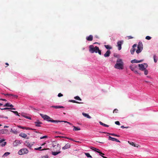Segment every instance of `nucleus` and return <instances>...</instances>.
<instances>
[{
  "mask_svg": "<svg viewBox=\"0 0 158 158\" xmlns=\"http://www.w3.org/2000/svg\"><path fill=\"white\" fill-rule=\"evenodd\" d=\"M40 114L44 120H46L48 122H50L52 123L64 122V123H68L71 125H73V124L67 121L54 120L48 115L42 114Z\"/></svg>",
  "mask_w": 158,
  "mask_h": 158,
  "instance_id": "1",
  "label": "nucleus"
},
{
  "mask_svg": "<svg viewBox=\"0 0 158 158\" xmlns=\"http://www.w3.org/2000/svg\"><path fill=\"white\" fill-rule=\"evenodd\" d=\"M114 68L118 69H123L124 68V63L122 59H118L116 64L114 65Z\"/></svg>",
  "mask_w": 158,
  "mask_h": 158,
  "instance_id": "2",
  "label": "nucleus"
},
{
  "mask_svg": "<svg viewBox=\"0 0 158 158\" xmlns=\"http://www.w3.org/2000/svg\"><path fill=\"white\" fill-rule=\"evenodd\" d=\"M89 51L92 53H93L94 52L96 53L98 52L99 55H101V51L99 49V48L97 46L94 47L93 45H89Z\"/></svg>",
  "mask_w": 158,
  "mask_h": 158,
  "instance_id": "3",
  "label": "nucleus"
},
{
  "mask_svg": "<svg viewBox=\"0 0 158 158\" xmlns=\"http://www.w3.org/2000/svg\"><path fill=\"white\" fill-rule=\"evenodd\" d=\"M143 49V45L142 43L140 42L139 43L138 46H137V49L136 50V52L138 54L140 53Z\"/></svg>",
  "mask_w": 158,
  "mask_h": 158,
  "instance_id": "4",
  "label": "nucleus"
},
{
  "mask_svg": "<svg viewBox=\"0 0 158 158\" xmlns=\"http://www.w3.org/2000/svg\"><path fill=\"white\" fill-rule=\"evenodd\" d=\"M28 152V150L27 148H23L19 150L18 152V154L19 155H22L27 154Z\"/></svg>",
  "mask_w": 158,
  "mask_h": 158,
  "instance_id": "5",
  "label": "nucleus"
},
{
  "mask_svg": "<svg viewBox=\"0 0 158 158\" xmlns=\"http://www.w3.org/2000/svg\"><path fill=\"white\" fill-rule=\"evenodd\" d=\"M138 66L139 67V69L142 71L145 69V68L148 67V65L147 64L143 63L141 64H139Z\"/></svg>",
  "mask_w": 158,
  "mask_h": 158,
  "instance_id": "6",
  "label": "nucleus"
},
{
  "mask_svg": "<svg viewBox=\"0 0 158 158\" xmlns=\"http://www.w3.org/2000/svg\"><path fill=\"white\" fill-rule=\"evenodd\" d=\"M34 143V142L31 143H29L28 141H26L25 142V145L29 148H31L32 146L33 145Z\"/></svg>",
  "mask_w": 158,
  "mask_h": 158,
  "instance_id": "7",
  "label": "nucleus"
},
{
  "mask_svg": "<svg viewBox=\"0 0 158 158\" xmlns=\"http://www.w3.org/2000/svg\"><path fill=\"white\" fill-rule=\"evenodd\" d=\"M53 147L54 148V150L60 151V146L58 143L56 145L53 144Z\"/></svg>",
  "mask_w": 158,
  "mask_h": 158,
  "instance_id": "8",
  "label": "nucleus"
},
{
  "mask_svg": "<svg viewBox=\"0 0 158 158\" xmlns=\"http://www.w3.org/2000/svg\"><path fill=\"white\" fill-rule=\"evenodd\" d=\"M123 42V41H119L117 42V47H118V50H120L122 48L121 45Z\"/></svg>",
  "mask_w": 158,
  "mask_h": 158,
  "instance_id": "9",
  "label": "nucleus"
},
{
  "mask_svg": "<svg viewBox=\"0 0 158 158\" xmlns=\"http://www.w3.org/2000/svg\"><path fill=\"white\" fill-rule=\"evenodd\" d=\"M136 67V66L134 67L133 66H130V69L132 71H134V73H138V72L137 71L135 70V68ZM139 74L140 75L141 73H139Z\"/></svg>",
  "mask_w": 158,
  "mask_h": 158,
  "instance_id": "10",
  "label": "nucleus"
},
{
  "mask_svg": "<svg viewBox=\"0 0 158 158\" xmlns=\"http://www.w3.org/2000/svg\"><path fill=\"white\" fill-rule=\"evenodd\" d=\"M8 132V131L6 129H3L0 130V133L2 134H6Z\"/></svg>",
  "mask_w": 158,
  "mask_h": 158,
  "instance_id": "11",
  "label": "nucleus"
},
{
  "mask_svg": "<svg viewBox=\"0 0 158 158\" xmlns=\"http://www.w3.org/2000/svg\"><path fill=\"white\" fill-rule=\"evenodd\" d=\"M108 139L109 140H111L113 141H115L118 142H120V141L117 139L113 138L110 136H109Z\"/></svg>",
  "mask_w": 158,
  "mask_h": 158,
  "instance_id": "12",
  "label": "nucleus"
},
{
  "mask_svg": "<svg viewBox=\"0 0 158 158\" xmlns=\"http://www.w3.org/2000/svg\"><path fill=\"white\" fill-rule=\"evenodd\" d=\"M143 61V60H137L135 59L133 60H131V63L133 64L135 63H138L141 62Z\"/></svg>",
  "mask_w": 158,
  "mask_h": 158,
  "instance_id": "13",
  "label": "nucleus"
},
{
  "mask_svg": "<svg viewBox=\"0 0 158 158\" xmlns=\"http://www.w3.org/2000/svg\"><path fill=\"white\" fill-rule=\"evenodd\" d=\"M111 53L110 51V50H107L106 53L104 54V56L105 57H109Z\"/></svg>",
  "mask_w": 158,
  "mask_h": 158,
  "instance_id": "14",
  "label": "nucleus"
},
{
  "mask_svg": "<svg viewBox=\"0 0 158 158\" xmlns=\"http://www.w3.org/2000/svg\"><path fill=\"white\" fill-rule=\"evenodd\" d=\"M93 36L92 35H90L86 37V39L89 41H91L93 40Z\"/></svg>",
  "mask_w": 158,
  "mask_h": 158,
  "instance_id": "15",
  "label": "nucleus"
},
{
  "mask_svg": "<svg viewBox=\"0 0 158 158\" xmlns=\"http://www.w3.org/2000/svg\"><path fill=\"white\" fill-rule=\"evenodd\" d=\"M70 145L69 143H67L64 147H62V149L65 150L70 148Z\"/></svg>",
  "mask_w": 158,
  "mask_h": 158,
  "instance_id": "16",
  "label": "nucleus"
},
{
  "mask_svg": "<svg viewBox=\"0 0 158 158\" xmlns=\"http://www.w3.org/2000/svg\"><path fill=\"white\" fill-rule=\"evenodd\" d=\"M20 144H21V143L19 141L16 140L13 143V145L15 146H16Z\"/></svg>",
  "mask_w": 158,
  "mask_h": 158,
  "instance_id": "17",
  "label": "nucleus"
},
{
  "mask_svg": "<svg viewBox=\"0 0 158 158\" xmlns=\"http://www.w3.org/2000/svg\"><path fill=\"white\" fill-rule=\"evenodd\" d=\"M51 107L55 108V109H59V108H64V107L63 106H51Z\"/></svg>",
  "mask_w": 158,
  "mask_h": 158,
  "instance_id": "18",
  "label": "nucleus"
},
{
  "mask_svg": "<svg viewBox=\"0 0 158 158\" xmlns=\"http://www.w3.org/2000/svg\"><path fill=\"white\" fill-rule=\"evenodd\" d=\"M19 136L23 138H25L27 136V135L25 133H21L19 135Z\"/></svg>",
  "mask_w": 158,
  "mask_h": 158,
  "instance_id": "19",
  "label": "nucleus"
},
{
  "mask_svg": "<svg viewBox=\"0 0 158 158\" xmlns=\"http://www.w3.org/2000/svg\"><path fill=\"white\" fill-rule=\"evenodd\" d=\"M128 143L131 144V145H132L134 147H138L139 146V145L137 144L136 145L135 143H134L132 142H130L128 141Z\"/></svg>",
  "mask_w": 158,
  "mask_h": 158,
  "instance_id": "20",
  "label": "nucleus"
},
{
  "mask_svg": "<svg viewBox=\"0 0 158 158\" xmlns=\"http://www.w3.org/2000/svg\"><path fill=\"white\" fill-rule=\"evenodd\" d=\"M35 126L38 127H40V124H42L41 122L39 121L35 122Z\"/></svg>",
  "mask_w": 158,
  "mask_h": 158,
  "instance_id": "21",
  "label": "nucleus"
},
{
  "mask_svg": "<svg viewBox=\"0 0 158 158\" xmlns=\"http://www.w3.org/2000/svg\"><path fill=\"white\" fill-rule=\"evenodd\" d=\"M82 114L84 116L88 118H91V117L87 114L83 113Z\"/></svg>",
  "mask_w": 158,
  "mask_h": 158,
  "instance_id": "22",
  "label": "nucleus"
},
{
  "mask_svg": "<svg viewBox=\"0 0 158 158\" xmlns=\"http://www.w3.org/2000/svg\"><path fill=\"white\" fill-rule=\"evenodd\" d=\"M61 152L60 151H59V152H52V155L54 156H56L57 155V154H59Z\"/></svg>",
  "mask_w": 158,
  "mask_h": 158,
  "instance_id": "23",
  "label": "nucleus"
},
{
  "mask_svg": "<svg viewBox=\"0 0 158 158\" xmlns=\"http://www.w3.org/2000/svg\"><path fill=\"white\" fill-rule=\"evenodd\" d=\"M10 132L15 134H16L18 133V131L16 130H13L12 129H11Z\"/></svg>",
  "mask_w": 158,
  "mask_h": 158,
  "instance_id": "24",
  "label": "nucleus"
},
{
  "mask_svg": "<svg viewBox=\"0 0 158 158\" xmlns=\"http://www.w3.org/2000/svg\"><path fill=\"white\" fill-rule=\"evenodd\" d=\"M99 123L100 125H102L105 127H109V126L108 125L104 123L101 121H100L99 122Z\"/></svg>",
  "mask_w": 158,
  "mask_h": 158,
  "instance_id": "25",
  "label": "nucleus"
},
{
  "mask_svg": "<svg viewBox=\"0 0 158 158\" xmlns=\"http://www.w3.org/2000/svg\"><path fill=\"white\" fill-rule=\"evenodd\" d=\"M73 127L74 128L73 130L74 131L80 130L81 129L80 128L77 127L75 126H73Z\"/></svg>",
  "mask_w": 158,
  "mask_h": 158,
  "instance_id": "26",
  "label": "nucleus"
},
{
  "mask_svg": "<svg viewBox=\"0 0 158 158\" xmlns=\"http://www.w3.org/2000/svg\"><path fill=\"white\" fill-rule=\"evenodd\" d=\"M21 115L23 116V117H25V118L28 119H31V118L30 117H28L26 115L24 114H22Z\"/></svg>",
  "mask_w": 158,
  "mask_h": 158,
  "instance_id": "27",
  "label": "nucleus"
},
{
  "mask_svg": "<svg viewBox=\"0 0 158 158\" xmlns=\"http://www.w3.org/2000/svg\"><path fill=\"white\" fill-rule=\"evenodd\" d=\"M100 132L101 133V132ZM101 133H107V134H109L110 135H111L114 136H117V137H119V135H115L114 134L109 133L105 132H101Z\"/></svg>",
  "mask_w": 158,
  "mask_h": 158,
  "instance_id": "28",
  "label": "nucleus"
},
{
  "mask_svg": "<svg viewBox=\"0 0 158 158\" xmlns=\"http://www.w3.org/2000/svg\"><path fill=\"white\" fill-rule=\"evenodd\" d=\"M18 127L19 128H22L23 129H30L29 128H27L25 127H22L21 126H18Z\"/></svg>",
  "mask_w": 158,
  "mask_h": 158,
  "instance_id": "29",
  "label": "nucleus"
},
{
  "mask_svg": "<svg viewBox=\"0 0 158 158\" xmlns=\"http://www.w3.org/2000/svg\"><path fill=\"white\" fill-rule=\"evenodd\" d=\"M10 154V153L9 152H5L4 154V155L2 156V157H5L6 156H8Z\"/></svg>",
  "mask_w": 158,
  "mask_h": 158,
  "instance_id": "30",
  "label": "nucleus"
},
{
  "mask_svg": "<svg viewBox=\"0 0 158 158\" xmlns=\"http://www.w3.org/2000/svg\"><path fill=\"white\" fill-rule=\"evenodd\" d=\"M105 47L107 49H112V47H110L109 45H104Z\"/></svg>",
  "mask_w": 158,
  "mask_h": 158,
  "instance_id": "31",
  "label": "nucleus"
},
{
  "mask_svg": "<svg viewBox=\"0 0 158 158\" xmlns=\"http://www.w3.org/2000/svg\"><path fill=\"white\" fill-rule=\"evenodd\" d=\"M153 58H154V61L155 63H156L157 61V56L156 55H154L153 56Z\"/></svg>",
  "mask_w": 158,
  "mask_h": 158,
  "instance_id": "32",
  "label": "nucleus"
},
{
  "mask_svg": "<svg viewBox=\"0 0 158 158\" xmlns=\"http://www.w3.org/2000/svg\"><path fill=\"white\" fill-rule=\"evenodd\" d=\"M74 98L76 100H78L79 101H81V99L78 96H76L74 97Z\"/></svg>",
  "mask_w": 158,
  "mask_h": 158,
  "instance_id": "33",
  "label": "nucleus"
},
{
  "mask_svg": "<svg viewBox=\"0 0 158 158\" xmlns=\"http://www.w3.org/2000/svg\"><path fill=\"white\" fill-rule=\"evenodd\" d=\"M135 51V48H132L131 50V54H133L134 53Z\"/></svg>",
  "mask_w": 158,
  "mask_h": 158,
  "instance_id": "34",
  "label": "nucleus"
},
{
  "mask_svg": "<svg viewBox=\"0 0 158 158\" xmlns=\"http://www.w3.org/2000/svg\"><path fill=\"white\" fill-rule=\"evenodd\" d=\"M6 144V142H2L1 143L0 145L2 147H4L5 146V145Z\"/></svg>",
  "mask_w": 158,
  "mask_h": 158,
  "instance_id": "35",
  "label": "nucleus"
},
{
  "mask_svg": "<svg viewBox=\"0 0 158 158\" xmlns=\"http://www.w3.org/2000/svg\"><path fill=\"white\" fill-rule=\"evenodd\" d=\"M90 149H92V150H94V151L95 152H96L97 150H98V149H97L95 148H94L93 147H90Z\"/></svg>",
  "mask_w": 158,
  "mask_h": 158,
  "instance_id": "36",
  "label": "nucleus"
},
{
  "mask_svg": "<svg viewBox=\"0 0 158 158\" xmlns=\"http://www.w3.org/2000/svg\"><path fill=\"white\" fill-rule=\"evenodd\" d=\"M85 154L88 157H92V156L90 155V154L89 153H85Z\"/></svg>",
  "mask_w": 158,
  "mask_h": 158,
  "instance_id": "37",
  "label": "nucleus"
},
{
  "mask_svg": "<svg viewBox=\"0 0 158 158\" xmlns=\"http://www.w3.org/2000/svg\"><path fill=\"white\" fill-rule=\"evenodd\" d=\"M70 102H72L73 103H82L78 102L74 100H71L70 101Z\"/></svg>",
  "mask_w": 158,
  "mask_h": 158,
  "instance_id": "38",
  "label": "nucleus"
},
{
  "mask_svg": "<svg viewBox=\"0 0 158 158\" xmlns=\"http://www.w3.org/2000/svg\"><path fill=\"white\" fill-rule=\"evenodd\" d=\"M11 97H12V98H17L18 96L17 95H14V94H11Z\"/></svg>",
  "mask_w": 158,
  "mask_h": 158,
  "instance_id": "39",
  "label": "nucleus"
},
{
  "mask_svg": "<svg viewBox=\"0 0 158 158\" xmlns=\"http://www.w3.org/2000/svg\"><path fill=\"white\" fill-rule=\"evenodd\" d=\"M11 111L13 112L14 114H16V115L19 116L18 113L17 111Z\"/></svg>",
  "mask_w": 158,
  "mask_h": 158,
  "instance_id": "40",
  "label": "nucleus"
},
{
  "mask_svg": "<svg viewBox=\"0 0 158 158\" xmlns=\"http://www.w3.org/2000/svg\"><path fill=\"white\" fill-rule=\"evenodd\" d=\"M118 110L117 109H115L113 111V113H117L118 112Z\"/></svg>",
  "mask_w": 158,
  "mask_h": 158,
  "instance_id": "41",
  "label": "nucleus"
},
{
  "mask_svg": "<svg viewBox=\"0 0 158 158\" xmlns=\"http://www.w3.org/2000/svg\"><path fill=\"white\" fill-rule=\"evenodd\" d=\"M143 71H144V74L145 75H147L148 74V71L146 70V69H145Z\"/></svg>",
  "mask_w": 158,
  "mask_h": 158,
  "instance_id": "42",
  "label": "nucleus"
},
{
  "mask_svg": "<svg viewBox=\"0 0 158 158\" xmlns=\"http://www.w3.org/2000/svg\"><path fill=\"white\" fill-rule=\"evenodd\" d=\"M10 105V104L9 103H6L5 105H4V107H5V106L9 107Z\"/></svg>",
  "mask_w": 158,
  "mask_h": 158,
  "instance_id": "43",
  "label": "nucleus"
},
{
  "mask_svg": "<svg viewBox=\"0 0 158 158\" xmlns=\"http://www.w3.org/2000/svg\"><path fill=\"white\" fill-rule=\"evenodd\" d=\"M4 94L5 96H8L10 98L11 97V94Z\"/></svg>",
  "mask_w": 158,
  "mask_h": 158,
  "instance_id": "44",
  "label": "nucleus"
},
{
  "mask_svg": "<svg viewBox=\"0 0 158 158\" xmlns=\"http://www.w3.org/2000/svg\"><path fill=\"white\" fill-rule=\"evenodd\" d=\"M48 136H47V135H45V136H44L43 137H41L40 138V139H44V138H48Z\"/></svg>",
  "mask_w": 158,
  "mask_h": 158,
  "instance_id": "45",
  "label": "nucleus"
},
{
  "mask_svg": "<svg viewBox=\"0 0 158 158\" xmlns=\"http://www.w3.org/2000/svg\"><path fill=\"white\" fill-rule=\"evenodd\" d=\"M151 37L149 36H146V39H147V40H150L151 39Z\"/></svg>",
  "mask_w": 158,
  "mask_h": 158,
  "instance_id": "46",
  "label": "nucleus"
},
{
  "mask_svg": "<svg viewBox=\"0 0 158 158\" xmlns=\"http://www.w3.org/2000/svg\"><path fill=\"white\" fill-rule=\"evenodd\" d=\"M5 139H0V143H2V142L5 141Z\"/></svg>",
  "mask_w": 158,
  "mask_h": 158,
  "instance_id": "47",
  "label": "nucleus"
},
{
  "mask_svg": "<svg viewBox=\"0 0 158 158\" xmlns=\"http://www.w3.org/2000/svg\"><path fill=\"white\" fill-rule=\"evenodd\" d=\"M42 148L41 147H40L38 148H35V150H40V149H41Z\"/></svg>",
  "mask_w": 158,
  "mask_h": 158,
  "instance_id": "48",
  "label": "nucleus"
},
{
  "mask_svg": "<svg viewBox=\"0 0 158 158\" xmlns=\"http://www.w3.org/2000/svg\"><path fill=\"white\" fill-rule=\"evenodd\" d=\"M63 96V95L62 94H61V93H60L58 94V97H62Z\"/></svg>",
  "mask_w": 158,
  "mask_h": 158,
  "instance_id": "49",
  "label": "nucleus"
},
{
  "mask_svg": "<svg viewBox=\"0 0 158 158\" xmlns=\"http://www.w3.org/2000/svg\"><path fill=\"white\" fill-rule=\"evenodd\" d=\"M98 153L100 155L102 156V155H105V154L102 152H98Z\"/></svg>",
  "mask_w": 158,
  "mask_h": 158,
  "instance_id": "50",
  "label": "nucleus"
},
{
  "mask_svg": "<svg viewBox=\"0 0 158 158\" xmlns=\"http://www.w3.org/2000/svg\"><path fill=\"white\" fill-rule=\"evenodd\" d=\"M115 123L117 124V125H120V123L119 121H116L115 122Z\"/></svg>",
  "mask_w": 158,
  "mask_h": 158,
  "instance_id": "51",
  "label": "nucleus"
},
{
  "mask_svg": "<svg viewBox=\"0 0 158 158\" xmlns=\"http://www.w3.org/2000/svg\"><path fill=\"white\" fill-rule=\"evenodd\" d=\"M48 155H46L45 156H43L42 157V158H48Z\"/></svg>",
  "mask_w": 158,
  "mask_h": 158,
  "instance_id": "52",
  "label": "nucleus"
},
{
  "mask_svg": "<svg viewBox=\"0 0 158 158\" xmlns=\"http://www.w3.org/2000/svg\"><path fill=\"white\" fill-rule=\"evenodd\" d=\"M10 109V108H4L1 109L2 110H8V109Z\"/></svg>",
  "mask_w": 158,
  "mask_h": 158,
  "instance_id": "53",
  "label": "nucleus"
},
{
  "mask_svg": "<svg viewBox=\"0 0 158 158\" xmlns=\"http://www.w3.org/2000/svg\"><path fill=\"white\" fill-rule=\"evenodd\" d=\"M0 100L6 101V102L7 101V100L6 99H5L0 98Z\"/></svg>",
  "mask_w": 158,
  "mask_h": 158,
  "instance_id": "54",
  "label": "nucleus"
},
{
  "mask_svg": "<svg viewBox=\"0 0 158 158\" xmlns=\"http://www.w3.org/2000/svg\"><path fill=\"white\" fill-rule=\"evenodd\" d=\"M137 46L136 44H134L132 46V48H135Z\"/></svg>",
  "mask_w": 158,
  "mask_h": 158,
  "instance_id": "55",
  "label": "nucleus"
},
{
  "mask_svg": "<svg viewBox=\"0 0 158 158\" xmlns=\"http://www.w3.org/2000/svg\"><path fill=\"white\" fill-rule=\"evenodd\" d=\"M121 127L123 128H127L128 127H125L123 126H122Z\"/></svg>",
  "mask_w": 158,
  "mask_h": 158,
  "instance_id": "56",
  "label": "nucleus"
},
{
  "mask_svg": "<svg viewBox=\"0 0 158 158\" xmlns=\"http://www.w3.org/2000/svg\"><path fill=\"white\" fill-rule=\"evenodd\" d=\"M134 117V115L133 114H131L130 115V117L131 118L133 117Z\"/></svg>",
  "mask_w": 158,
  "mask_h": 158,
  "instance_id": "57",
  "label": "nucleus"
},
{
  "mask_svg": "<svg viewBox=\"0 0 158 158\" xmlns=\"http://www.w3.org/2000/svg\"><path fill=\"white\" fill-rule=\"evenodd\" d=\"M128 38L129 39H132L133 38V37H132L131 36H128Z\"/></svg>",
  "mask_w": 158,
  "mask_h": 158,
  "instance_id": "58",
  "label": "nucleus"
},
{
  "mask_svg": "<svg viewBox=\"0 0 158 158\" xmlns=\"http://www.w3.org/2000/svg\"><path fill=\"white\" fill-rule=\"evenodd\" d=\"M57 137H60V138H65V137H65V136H58Z\"/></svg>",
  "mask_w": 158,
  "mask_h": 158,
  "instance_id": "59",
  "label": "nucleus"
},
{
  "mask_svg": "<svg viewBox=\"0 0 158 158\" xmlns=\"http://www.w3.org/2000/svg\"><path fill=\"white\" fill-rule=\"evenodd\" d=\"M10 107L12 108L14 107V106L12 104H10V105L9 106Z\"/></svg>",
  "mask_w": 158,
  "mask_h": 158,
  "instance_id": "60",
  "label": "nucleus"
},
{
  "mask_svg": "<svg viewBox=\"0 0 158 158\" xmlns=\"http://www.w3.org/2000/svg\"><path fill=\"white\" fill-rule=\"evenodd\" d=\"M70 140H72V141H74V142H77V141H75V140H74L73 139H72V138H70Z\"/></svg>",
  "mask_w": 158,
  "mask_h": 158,
  "instance_id": "61",
  "label": "nucleus"
},
{
  "mask_svg": "<svg viewBox=\"0 0 158 158\" xmlns=\"http://www.w3.org/2000/svg\"><path fill=\"white\" fill-rule=\"evenodd\" d=\"M48 149H49V148H44V149L41 150H48Z\"/></svg>",
  "mask_w": 158,
  "mask_h": 158,
  "instance_id": "62",
  "label": "nucleus"
},
{
  "mask_svg": "<svg viewBox=\"0 0 158 158\" xmlns=\"http://www.w3.org/2000/svg\"><path fill=\"white\" fill-rule=\"evenodd\" d=\"M46 144V143H44L42 144H41V146L44 145Z\"/></svg>",
  "mask_w": 158,
  "mask_h": 158,
  "instance_id": "63",
  "label": "nucleus"
},
{
  "mask_svg": "<svg viewBox=\"0 0 158 158\" xmlns=\"http://www.w3.org/2000/svg\"><path fill=\"white\" fill-rule=\"evenodd\" d=\"M102 156V157L103 158H107V157H105V156Z\"/></svg>",
  "mask_w": 158,
  "mask_h": 158,
  "instance_id": "64",
  "label": "nucleus"
}]
</instances>
